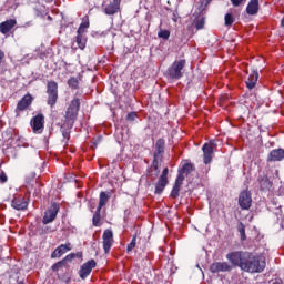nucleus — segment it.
<instances>
[{
	"instance_id": "obj_1",
	"label": "nucleus",
	"mask_w": 284,
	"mask_h": 284,
	"mask_svg": "<svg viewBox=\"0 0 284 284\" xmlns=\"http://www.w3.org/2000/svg\"><path fill=\"white\" fill-rule=\"evenodd\" d=\"M227 261L240 267L242 272L248 274H261L267 265L263 255H256L252 252L235 251L226 254Z\"/></svg>"
},
{
	"instance_id": "obj_2",
	"label": "nucleus",
	"mask_w": 284,
	"mask_h": 284,
	"mask_svg": "<svg viewBox=\"0 0 284 284\" xmlns=\"http://www.w3.org/2000/svg\"><path fill=\"white\" fill-rule=\"evenodd\" d=\"M48 105L54 108L59 99V84L55 81H49L47 84Z\"/></svg>"
},
{
	"instance_id": "obj_3",
	"label": "nucleus",
	"mask_w": 284,
	"mask_h": 284,
	"mask_svg": "<svg viewBox=\"0 0 284 284\" xmlns=\"http://www.w3.org/2000/svg\"><path fill=\"white\" fill-rule=\"evenodd\" d=\"M183 68H185V60H176L168 69V74L171 79H181L183 77Z\"/></svg>"
},
{
	"instance_id": "obj_4",
	"label": "nucleus",
	"mask_w": 284,
	"mask_h": 284,
	"mask_svg": "<svg viewBox=\"0 0 284 284\" xmlns=\"http://www.w3.org/2000/svg\"><path fill=\"white\" fill-rule=\"evenodd\" d=\"M79 108H81V102L79 99H73L67 109L65 119L71 125H73L74 119H77V115L79 114Z\"/></svg>"
},
{
	"instance_id": "obj_5",
	"label": "nucleus",
	"mask_w": 284,
	"mask_h": 284,
	"mask_svg": "<svg viewBox=\"0 0 284 284\" xmlns=\"http://www.w3.org/2000/svg\"><path fill=\"white\" fill-rule=\"evenodd\" d=\"M102 241L105 254H110V250H112V245L114 243V233L112 232V230L106 229L103 232Z\"/></svg>"
},
{
	"instance_id": "obj_6",
	"label": "nucleus",
	"mask_w": 284,
	"mask_h": 284,
	"mask_svg": "<svg viewBox=\"0 0 284 284\" xmlns=\"http://www.w3.org/2000/svg\"><path fill=\"white\" fill-rule=\"evenodd\" d=\"M59 204L58 203H53L51 204V206L49 207V210L45 211L42 223L44 225H48V223H52V221H54V219H57V215L59 214Z\"/></svg>"
},
{
	"instance_id": "obj_7",
	"label": "nucleus",
	"mask_w": 284,
	"mask_h": 284,
	"mask_svg": "<svg viewBox=\"0 0 284 284\" xmlns=\"http://www.w3.org/2000/svg\"><path fill=\"white\" fill-rule=\"evenodd\" d=\"M94 267H97V261L94 260H90L88 262H85L79 271V276L82 280L88 278V276H90V274H92V270H94Z\"/></svg>"
},
{
	"instance_id": "obj_8",
	"label": "nucleus",
	"mask_w": 284,
	"mask_h": 284,
	"mask_svg": "<svg viewBox=\"0 0 284 284\" xmlns=\"http://www.w3.org/2000/svg\"><path fill=\"white\" fill-rule=\"evenodd\" d=\"M43 123H45V118L41 113L31 120V128L34 134H41L43 132Z\"/></svg>"
},
{
	"instance_id": "obj_9",
	"label": "nucleus",
	"mask_w": 284,
	"mask_h": 284,
	"mask_svg": "<svg viewBox=\"0 0 284 284\" xmlns=\"http://www.w3.org/2000/svg\"><path fill=\"white\" fill-rule=\"evenodd\" d=\"M168 172L169 169L164 168L162 171L161 176L158 180V183L155 184V194H162L168 185Z\"/></svg>"
},
{
	"instance_id": "obj_10",
	"label": "nucleus",
	"mask_w": 284,
	"mask_h": 284,
	"mask_svg": "<svg viewBox=\"0 0 284 284\" xmlns=\"http://www.w3.org/2000/svg\"><path fill=\"white\" fill-rule=\"evenodd\" d=\"M239 205L242 210L252 207V194L248 191H242L239 196Z\"/></svg>"
},
{
	"instance_id": "obj_11",
	"label": "nucleus",
	"mask_w": 284,
	"mask_h": 284,
	"mask_svg": "<svg viewBox=\"0 0 284 284\" xmlns=\"http://www.w3.org/2000/svg\"><path fill=\"white\" fill-rule=\"evenodd\" d=\"M210 272L212 274H219L220 272H232V265L227 262H214L210 265Z\"/></svg>"
},
{
	"instance_id": "obj_12",
	"label": "nucleus",
	"mask_w": 284,
	"mask_h": 284,
	"mask_svg": "<svg viewBox=\"0 0 284 284\" xmlns=\"http://www.w3.org/2000/svg\"><path fill=\"white\" fill-rule=\"evenodd\" d=\"M204 163L207 165L209 163H212V159L214 156V143H205L202 146Z\"/></svg>"
},
{
	"instance_id": "obj_13",
	"label": "nucleus",
	"mask_w": 284,
	"mask_h": 284,
	"mask_svg": "<svg viewBox=\"0 0 284 284\" xmlns=\"http://www.w3.org/2000/svg\"><path fill=\"white\" fill-rule=\"evenodd\" d=\"M30 105H32V95L27 94L18 102L16 112H23V110L30 108Z\"/></svg>"
},
{
	"instance_id": "obj_14",
	"label": "nucleus",
	"mask_w": 284,
	"mask_h": 284,
	"mask_svg": "<svg viewBox=\"0 0 284 284\" xmlns=\"http://www.w3.org/2000/svg\"><path fill=\"white\" fill-rule=\"evenodd\" d=\"M164 152H165V140L159 139L155 143V152H154L153 161H159V159H162Z\"/></svg>"
},
{
	"instance_id": "obj_15",
	"label": "nucleus",
	"mask_w": 284,
	"mask_h": 284,
	"mask_svg": "<svg viewBox=\"0 0 284 284\" xmlns=\"http://www.w3.org/2000/svg\"><path fill=\"white\" fill-rule=\"evenodd\" d=\"M70 250H72V244H61L52 252L51 258H61V255L70 252Z\"/></svg>"
},
{
	"instance_id": "obj_16",
	"label": "nucleus",
	"mask_w": 284,
	"mask_h": 284,
	"mask_svg": "<svg viewBox=\"0 0 284 284\" xmlns=\"http://www.w3.org/2000/svg\"><path fill=\"white\" fill-rule=\"evenodd\" d=\"M183 181H185V178L183 175H178V178L175 180V184L171 192V196L173 199L179 197V192H181V186L183 185Z\"/></svg>"
},
{
	"instance_id": "obj_17",
	"label": "nucleus",
	"mask_w": 284,
	"mask_h": 284,
	"mask_svg": "<svg viewBox=\"0 0 284 284\" xmlns=\"http://www.w3.org/2000/svg\"><path fill=\"white\" fill-rule=\"evenodd\" d=\"M11 206L13 210H27L28 201H26V197H14L11 202Z\"/></svg>"
},
{
	"instance_id": "obj_18",
	"label": "nucleus",
	"mask_w": 284,
	"mask_h": 284,
	"mask_svg": "<svg viewBox=\"0 0 284 284\" xmlns=\"http://www.w3.org/2000/svg\"><path fill=\"white\" fill-rule=\"evenodd\" d=\"M14 26H17V20H14V19H10L4 22H1L0 23V32L2 34H8V32H10V30H12V28H14Z\"/></svg>"
},
{
	"instance_id": "obj_19",
	"label": "nucleus",
	"mask_w": 284,
	"mask_h": 284,
	"mask_svg": "<svg viewBox=\"0 0 284 284\" xmlns=\"http://www.w3.org/2000/svg\"><path fill=\"white\" fill-rule=\"evenodd\" d=\"M121 2L119 0H113V2L105 7L104 12L109 16L116 14V12H119Z\"/></svg>"
},
{
	"instance_id": "obj_20",
	"label": "nucleus",
	"mask_w": 284,
	"mask_h": 284,
	"mask_svg": "<svg viewBox=\"0 0 284 284\" xmlns=\"http://www.w3.org/2000/svg\"><path fill=\"white\" fill-rule=\"evenodd\" d=\"M257 81H258V71L253 70L248 77V80L246 81V88H248V90H254V88H256Z\"/></svg>"
},
{
	"instance_id": "obj_21",
	"label": "nucleus",
	"mask_w": 284,
	"mask_h": 284,
	"mask_svg": "<svg viewBox=\"0 0 284 284\" xmlns=\"http://www.w3.org/2000/svg\"><path fill=\"white\" fill-rule=\"evenodd\" d=\"M284 159V150L275 149L270 152L267 161H283Z\"/></svg>"
},
{
	"instance_id": "obj_22",
	"label": "nucleus",
	"mask_w": 284,
	"mask_h": 284,
	"mask_svg": "<svg viewBox=\"0 0 284 284\" xmlns=\"http://www.w3.org/2000/svg\"><path fill=\"white\" fill-rule=\"evenodd\" d=\"M161 173V169L159 168V160H153L152 165L149 169L150 179H156Z\"/></svg>"
},
{
	"instance_id": "obj_23",
	"label": "nucleus",
	"mask_w": 284,
	"mask_h": 284,
	"mask_svg": "<svg viewBox=\"0 0 284 284\" xmlns=\"http://www.w3.org/2000/svg\"><path fill=\"white\" fill-rule=\"evenodd\" d=\"M247 14H258V0H251L246 7Z\"/></svg>"
},
{
	"instance_id": "obj_24",
	"label": "nucleus",
	"mask_w": 284,
	"mask_h": 284,
	"mask_svg": "<svg viewBox=\"0 0 284 284\" xmlns=\"http://www.w3.org/2000/svg\"><path fill=\"white\" fill-rule=\"evenodd\" d=\"M194 172V165L192 163H186L183 165V168L180 170L178 176H187L189 174H192Z\"/></svg>"
},
{
	"instance_id": "obj_25",
	"label": "nucleus",
	"mask_w": 284,
	"mask_h": 284,
	"mask_svg": "<svg viewBox=\"0 0 284 284\" xmlns=\"http://www.w3.org/2000/svg\"><path fill=\"white\" fill-rule=\"evenodd\" d=\"M111 196L110 192H101L98 209L103 210V206L110 201Z\"/></svg>"
},
{
	"instance_id": "obj_26",
	"label": "nucleus",
	"mask_w": 284,
	"mask_h": 284,
	"mask_svg": "<svg viewBox=\"0 0 284 284\" xmlns=\"http://www.w3.org/2000/svg\"><path fill=\"white\" fill-rule=\"evenodd\" d=\"M72 258H74V256L67 255L62 261L52 265V271L53 272H59V270H61V267H63V265H65V261H72Z\"/></svg>"
},
{
	"instance_id": "obj_27",
	"label": "nucleus",
	"mask_w": 284,
	"mask_h": 284,
	"mask_svg": "<svg viewBox=\"0 0 284 284\" xmlns=\"http://www.w3.org/2000/svg\"><path fill=\"white\" fill-rule=\"evenodd\" d=\"M70 126L65 128V124H63L61 126V130H62V136H63V142L64 143H68V141H70V129L72 128V123H69Z\"/></svg>"
},
{
	"instance_id": "obj_28",
	"label": "nucleus",
	"mask_w": 284,
	"mask_h": 284,
	"mask_svg": "<svg viewBox=\"0 0 284 284\" xmlns=\"http://www.w3.org/2000/svg\"><path fill=\"white\" fill-rule=\"evenodd\" d=\"M93 225L95 227L101 225V209H97L95 213L93 214Z\"/></svg>"
},
{
	"instance_id": "obj_29",
	"label": "nucleus",
	"mask_w": 284,
	"mask_h": 284,
	"mask_svg": "<svg viewBox=\"0 0 284 284\" xmlns=\"http://www.w3.org/2000/svg\"><path fill=\"white\" fill-rule=\"evenodd\" d=\"M82 34L83 33H78L77 40H75L80 50H83L85 48V39H83Z\"/></svg>"
},
{
	"instance_id": "obj_30",
	"label": "nucleus",
	"mask_w": 284,
	"mask_h": 284,
	"mask_svg": "<svg viewBox=\"0 0 284 284\" xmlns=\"http://www.w3.org/2000/svg\"><path fill=\"white\" fill-rule=\"evenodd\" d=\"M237 231L240 233L241 236V241H245V239H247V235H245V224H243L242 222H240L239 226H237Z\"/></svg>"
},
{
	"instance_id": "obj_31",
	"label": "nucleus",
	"mask_w": 284,
	"mask_h": 284,
	"mask_svg": "<svg viewBox=\"0 0 284 284\" xmlns=\"http://www.w3.org/2000/svg\"><path fill=\"white\" fill-rule=\"evenodd\" d=\"M69 88H72V90H77L79 88V80L77 78H70L68 80Z\"/></svg>"
},
{
	"instance_id": "obj_32",
	"label": "nucleus",
	"mask_w": 284,
	"mask_h": 284,
	"mask_svg": "<svg viewBox=\"0 0 284 284\" xmlns=\"http://www.w3.org/2000/svg\"><path fill=\"white\" fill-rule=\"evenodd\" d=\"M196 30H203L205 28V18H200L195 21Z\"/></svg>"
},
{
	"instance_id": "obj_33",
	"label": "nucleus",
	"mask_w": 284,
	"mask_h": 284,
	"mask_svg": "<svg viewBox=\"0 0 284 284\" xmlns=\"http://www.w3.org/2000/svg\"><path fill=\"white\" fill-rule=\"evenodd\" d=\"M260 186L261 190H267V187H270V180L267 178H262L260 180Z\"/></svg>"
},
{
	"instance_id": "obj_34",
	"label": "nucleus",
	"mask_w": 284,
	"mask_h": 284,
	"mask_svg": "<svg viewBox=\"0 0 284 284\" xmlns=\"http://www.w3.org/2000/svg\"><path fill=\"white\" fill-rule=\"evenodd\" d=\"M225 26H232L234 23V17L231 13H226L224 17Z\"/></svg>"
},
{
	"instance_id": "obj_35",
	"label": "nucleus",
	"mask_w": 284,
	"mask_h": 284,
	"mask_svg": "<svg viewBox=\"0 0 284 284\" xmlns=\"http://www.w3.org/2000/svg\"><path fill=\"white\" fill-rule=\"evenodd\" d=\"M87 28H90V23L82 22L78 29V34H83V32H85Z\"/></svg>"
},
{
	"instance_id": "obj_36",
	"label": "nucleus",
	"mask_w": 284,
	"mask_h": 284,
	"mask_svg": "<svg viewBox=\"0 0 284 284\" xmlns=\"http://www.w3.org/2000/svg\"><path fill=\"white\" fill-rule=\"evenodd\" d=\"M158 37L160 39H170V31L161 30V31H159Z\"/></svg>"
},
{
	"instance_id": "obj_37",
	"label": "nucleus",
	"mask_w": 284,
	"mask_h": 284,
	"mask_svg": "<svg viewBox=\"0 0 284 284\" xmlns=\"http://www.w3.org/2000/svg\"><path fill=\"white\" fill-rule=\"evenodd\" d=\"M136 247V236H133V239L131 240V243L128 245L126 251L128 252H132V250Z\"/></svg>"
},
{
	"instance_id": "obj_38",
	"label": "nucleus",
	"mask_w": 284,
	"mask_h": 284,
	"mask_svg": "<svg viewBox=\"0 0 284 284\" xmlns=\"http://www.w3.org/2000/svg\"><path fill=\"white\" fill-rule=\"evenodd\" d=\"M8 181V176L4 172L0 173V183H6Z\"/></svg>"
},
{
	"instance_id": "obj_39",
	"label": "nucleus",
	"mask_w": 284,
	"mask_h": 284,
	"mask_svg": "<svg viewBox=\"0 0 284 284\" xmlns=\"http://www.w3.org/2000/svg\"><path fill=\"white\" fill-rule=\"evenodd\" d=\"M126 119L128 121H134V119H136V114L134 112H131L128 114Z\"/></svg>"
},
{
	"instance_id": "obj_40",
	"label": "nucleus",
	"mask_w": 284,
	"mask_h": 284,
	"mask_svg": "<svg viewBox=\"0 0 284 284\" xmlns=\"http://www.w3.org/2000/svg\"><path fill=\"white\" fill-rule=\"evenodd\" d=\"M245 1V0H231V3L235 7L239 8V6H241V2Z\"/></svg>"
},
{
	"instance_id": "obj_41",
	"label": "nucleus",
	"mask_w": 284,
	"mask_h": 284,
	"mask_svg": "<svg viewBox=\"0 0 284 284\" xmlns=\"http://www.w3.org/2000/svg\"><path fill=\"white\" fill-rule=\"evenodd\" d=\"M6 59V53L0 50V63Z\"/></svg>"
},
{
	"instance_id": "obj_42",
	"label": "nucleus",
	"mask_w": 284,
	"mask_h": 284,
	"mask_svg": "<svg viewBox=\"0 0 284 284\" xmlns=\"http://www.w3.org/2000/svg\"><path fill=\"white\" fill-rule=\"evenodd\" d=\"M97 145H99V142H94L91 148L94 150V148H97Z\"/></svg>"
},
{
	"instance_id": "obj_43",
	"label": "nucleus",
	"mask_w": 284,
	"mask_h": 284,
	"mask_svg": "<svg viewBox=\"0 0 284 284\" xmlns=\"http://www.w3.org/2000/svg\"><path fill=\"white\" fill-rule=\"evenodd\" d=\"M281 26L284 28V17H283V19L281 21Z\"/></svg>"
},
{
	"instance_id": "obj_44",
	"label": "nucleus",
	"mask_w": 284,
	"mask_h": 284,
	"mask_svg": "<svg viewBox=\"0 0 284 284\" xmlns=\"http://www.w3.org/2000/svg\"><path fill=\"white\" fill-rule=\"evenodd\" d=\"M210 1H212V0H207V3H210Z\"/></svg>"
},
{
	"instance_id": "obj_45",
	"label": "nucleus",
	"mask_w": 284,
	"mask_h": 284,
	"mask_svg": "<svg viewBox=\"0 0 284 284\" xmlns=\"http://www.w3.org/2000/svg\"><path fill=\"white\" fill-rule=\"evenodd\" d=\"M119 2L121 3V0H119Z\"/></svg>"
},
{
	"instance_id": "obj_46",
	"label": "nucleus",
	"mask_w": 284,
	"mask_h": 284,
	"mask_svg": "<svg viewBox=\"0 0 284 284\" xmlns=\"http://www.w3.org/2000/svg\"><path fill=\"white\" fill-rule=\"evenodd\" d=\"M19 284H21V283H19Z\"/></svg>"
},
{
	"instance_id": "obj_47",
	"label": "nucleus",
	"mask_w": 284,
	"mask_h": 284,
	"mask_svg": "<svg viewBox=\"0 0 284 284\" xmlns=\"http://www.w3.org/2000/svg\"><path fill=\"white\" fill-rule=\"evenodd\" d=\"M19 284H21V283H19Z\"/></svg>"
}]
</instances>
